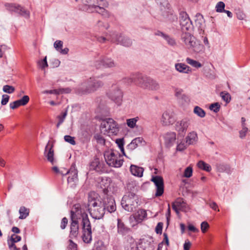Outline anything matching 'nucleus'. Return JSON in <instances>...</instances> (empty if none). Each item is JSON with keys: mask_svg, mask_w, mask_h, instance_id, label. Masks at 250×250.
<instances>
[{"mask_svg": "<svg viewBox=\"0 0 250 250\" xmlns=\"http://www.w3.org/2000/svg\"><path fill=\"white\" fill-rule=\"evenodd\" d=\"M82 218L83 227V239L86 243H89L92 240L91 226L87 214L82 212L81 205L75 204L71 210V220H77Z\"/></svg>", "mask_w": 250, "mask_h": 250, "instance_id": "1", "label": "nucleus"}, {"mask_svg": "<svg viewBox=\"0 0 250 250\" xmlns=\"http://www.w3.org/2000/svg\"><path fill=\"white\" fill-rule=\"evenodd\" d=\"M100 195L94 191H91L88 195V203L86 206L90 216L95 219H100L105 214L104 208L102 205Z\"/></svg>", "mask_w": 250, "mask_h": 250, "instance_id": "2", "label": "nucleus"}, {"mask_svg": "<svg viewBox=\"0 0 250 250\" xmlns=\"http://www.w3.org/2000/svg\"><path fill=\"white\" fill-rule=\"evenodd\" d=\"M104 82L97 77H92L82 83L76 88L77 93L80 94H86L93 93L102 87Z\"/></svg>", "mask_w": 250, "mask_h": 250, "instance_id": "3", "label": "nucleus"}, {"mask_svg": "<svg viewBox=\"0 0 250 250\" xmlns=\"http://www.w3.org/2000/svg\"><path fill=\"white\" fill-rule=\"evenodd\" d=\"M104 157L109 166L120 167L123 165V156L118 151L113 149L106 151L104 153Z\"/></svg>", "mask_w": 250, "mask_h": 250, "instance_id": "4", "label": "nucleus"}, {"mask_svg": "<svg viewBox=\"0 0 250 250\" xmlns=\"http://www.w3.org/2000/svg\"><path fill=\"white\" fill-rule=\"evenodd\" d=\"M121 205L125 210L129 212L133 211L138 206L137 195L134 193H127L123 197Z\"/></svg>", "mask_w": 250, "mask_h": 250, "instance_id": "5", "label": "nucleus"}, {"mask_svg": "<svg viewBox=\"0 0 250 250\" xmlns=\"http://www.w3.org/2000/svg\"><path fill=\"white\" fill-rule=\"evenodd\" d=\"M135 78L138 81V86L142 88L152 90L159 88V84L156 81L142 74H137Z\"/></svg>", "mask_w": 250, "mask_h": 250, "instance_id": "6", "label": "nucleus"}, {"mask_svg": "<svg viewBox=\"0 0 250 250\" xmlns=\"http://www.w3.org/2000/svg\"><path fill=\"white\" fill-rule=\"evenodd\" d=\"M109 37V38L108 40H110V42L125 47H129L132 44V41L131 39L116 32H110Z\"/></svg>", "mask_w": 250, "mask_h": 250, "instance_id": "7", "label": "nucleus"}, {"mask_svg": "<svg viewBox=\"0 0 250 250\" xmlns=\"http://www.w3.org/2000/svg\"><path fill=\"white\" fill-rule=\"evenodd\" d=\"M108 97L117 104L120 105L122 102L123 93L122 90L116 84H113L107 93Z\"/></svg>", "mask_w": 250, "mask_h": 250, "instance_id": "8", "label": "nucleus"}, {"mask_svg": "<svg viewBox=\"0 0 250 250\" xmlns=\"http://www.w3.org/2000/svg\"><path fill=\"white\" fill-rule=\"evenodd\" d=\"M5 5L6 9L10 12H15L25 19L30 18V12L18 4L6 3Z\"/></svg>", "mask_w": 250, "mask_h": 250, "instance_id": "9", "label": "nucleus"}, {"mask_svg": "<svg viewBox=\"0 0 250 250\" xmlns=\"http://www.w3.org/2000/svg\"><path fill=\"white\" fill-rule=\"evenodd\" d=\"M180 24L182 30L184 31H190L193 29V25L188 14L184 11H181L179 16Z\"/></svg>", "mask_w": 250, "mask_h": 250, "instance_id": "10", "label": "nucleus"}, {"mask_svg": "<svg viewBox=\"0 0 250 250\" xmlns=\"http://www.w3.org/2000/svg\"><path fill=\"white\" fill-rule=\"evenodd\" d=\"M95 65L98 68L102 66L105 68H113L116 66L117 63L111 58L102 56L99 60L95 61Z\"/></svg>", "mask_w": 250, "mask_h": 250, "instance_id": "11", "label": "nucleus"}, {"mask_svg": "<svg viewBox=\"0 0 250 250\" xmlns=\"http://www.w3.org/2000/svg\"><path fill=\"white\" fill-rule=\"evenodd\" d=\"M102 205L104 208V211L107 210L108 212H114L116 209V206L114 199L111 196H106L102 200Z\"/></svg>", "mask_w": 250, "mask_h": 250, "instance_id": "12", "label": "nucleus"}, {"mask_svg": "<svg viewBox=\"0 0 250 250\" xmlns=\"http://www.w3.org/2000/svg\"><path fill=\"white\" fill-rule=\"evenodd\" d=\"M82 4L79 5V9L88 13L94 12L99 0H81Z\"/></svg>", "mask_w": 250, "mask_h": 250, "instance_id": "13", "label": "nucleus"}, {"mask_svg": "<svg viewBox=\"0 0 250 250\" xmlns=\"http://www.w3.org/2000/svg\"><path fill=\"white\" fill-rule=\"evenodd\" d=\"M151 181L153 182L156 187L155 196L162 195L164 191V184L163 178L160 176H153Z\"/></svg>", "mask_w": 250, "mask_h": 250, "instance_id": "14", "label": "nucleus"}, {"mask_svg": "<svg viewBox=\"0 0 250 250\" xmlns=\"http://www.w3.org/2000/svg\"><path fill=\"white\" fill-rule=\"evenodd\" d=\"M190 125L189 119L185 118L180 121L176 122L175 129L178 132L179 135L184 136Z\"/></svg>", "mask_w": 250, "mask_h": 250, "instance_id": "15", "label": "nucleus"}, {"mask_svg": "<svg viewBox=\"0 0 250 250\" xmlns=\"http://www.w3.org/2000/svg\"><path fill=\"white\" fill-rule=\"evenodd\" d=\"M96 7L94 9V12H96L100 14L104 18H109L110 14L109 12L104 8V7H107L108 5L107 2L104 0H99V2H97Z\"/></svg>", "mask_w": 250, "mask_h": 250, "instance_id": "16", "label": "nucleus"}, {"mask_svg": "<svg viewBox=\"0 0 250 250\" xmlns=\"http://www.w3.org/2000/svg\"><path fill=\"white\" fill-rule=\"evenodd\" d=\"M89 167L91 170H94L99 173H104L106 171L105 164L98 158L94 159L90 163Z\"/></svg>", "mask_w": 250, "mask_h": 250, "instance_id": "17", "label": "nucleus"}, {"mask_svg": "<svg viewBox=\"0 0 250 250\" xmlns=\"http://www.w3.org/2000/svg\"><path fill=\"white\" fill-rule=\"evenodd\" d=\"M53 145H51L50 141H49L45 147L44 152L45 156L52 165H54L56 163V160L54 158V150L53 149Z\"/></svg>", "mask_w": 250, "mask_h": 250, "instance_id": "18", "label": "nucleus"}, {"mask_svg": "<svg viewBox=\"0 0 250 250\" xmlns=\"http://www.w3.org/2000/svg\"><path fill=\"white\" fill-rule=\"evenodd\" d=\"M161 122L163 125H172L175 122L173 113L170 111H165L162 115Z\"/></svg>", "mask_w": 250, "mask_h": 250, "instance_id": "19", "label": "nucleus"}, {"mask_svg": "<svg viewBox=\"0 0 250 250\" xmlns=\"http://www.w3.org/2000/svg\"><path fill=\"white\" fill-rule=\"evenodd\" d=\"M163 138L164 143L167 147H170L175 143L176 139V134L175 132H170L165 134Z\"/></svg>", "mask_w": 250, "mask_h": 250, "instance_id": "20", "label": "nucleus"}, {"mask_svg": "<svg viewBox=\"0 0 250 250\" xmlns=\"http://www.w3.org/2000/svg\"><path fill=\"white\" fill-rule=\"evenodd\" d=\"M188 48L196 53L203 52L204 50V45L201 43L199 41L197 40L195 38Z\"/></svg>", "mask_w": 250, "mask_h": 250, "instance_id": "21", "label": "nucleus"}, {"mask_svg": "<svg viewBox=\"0 0 250 250\" xmlns=\"http://www.w3.org/2000/svg\"><path fill=\"white\" fill-rule=\"evenodd\" d=\"M195 37L189 32H183L181 36L182 42L188 48L194 40Z\"/></svg>", "mask_w": 250, "mask_h": 250, "instance_id": "22", "label": "nucleus"}, {"mask_svg": "<svg viewBox=\"0 0 250 250\" xmlns=\"http://www.w3.org/2000/svg\"><path fill=\"white\" fill-rule=\"evenodd\" d=\"M79 234V221L77 220H71L69 237L76 238Z\"/></svg>", "mask_w": 250, "mask_h": 250, "instance_id": "23", "label": "nucleus"}, {"mask_svg": "<svg viewBox=\"0 0 250 250\" xmlns=\"http://www.w3.org/2000/svg\"><path fill=\"white\" fill-rule=\"evenodd\" d=\"M69 174L68 183L76 182L78 181V170L76 168L75 165H72L69 170L65 174Z\"/></svg>", "mask_w": 250, "mask_h": 250, "instance_id": "24", "label": "nucleus"}, {"mask_svg": "<svg viewBox=\"0 0 250 250\" xmlns=\"http://www.w3.org/2000/svg\"><path fill=\"white\" fill-rule=\"evenodd\" d=\"M175 69L181 73L189 74L191 72V69L184 63H176L175 64Z\"/></svg>", "mask_w": 250, "mask_h": 250, "instance_id": "25", "label": "nucleus"}, {"mask_svg": "<svg viewBox=\"0 0 250 250\" xmlns=\"http://www.w3.org/2000/svg\"><path fill=\"white\" fill-rule=\"evenodd\" d=\"M175 96L177 97L178 102L181 104H188L189 102L188 97L184 94H182V90H181L176 91Z\"/></svg>", "mask_w": 250, "mask_h": 250, "instance_id": "26", "label": "nucleus"}, {"mask_svg": "<svg viewBox=\"0 0 250 250\" xmlns=\"http://www.w3.org/2000/svg\"><path fill=\"white\" fill-rule=\"evenodd\" d=\"M108 121L111 122L108 125V133L117 134L119 130L117 123L112 118H108Z\"/></svg>", "mask_w": 250, "mask_h": 250, "instance_id": "27", "label": "nucleus"}, {"mask_svg": "<svg viewBox=\"0 0 250 250\" xmlns=\"http://www.w3.org/2000/svg\"><path fill=\"white\" fill-rule=\"evenodd\" d=\"M131 173L134 176L141 177L143 176L144 169L141 167L131 165L130 168Z\"/></svg>", "mask_w": 250, "mask_h": 250, "instance_id": "28", "label": "nucleus"}, {"mask_svg": "<svg viewBox=\"0 0 250 250\" xmlns=\"http://www.w3.org/2000/svg\"><path fill=\"white\" fill-rule=\"evenodd\" d=\"M197 140V134L194 131L190 132L186 137V143L189 145L195 143Z\"/></svg>", "mask_w": 250, "mask_h": 250, "instance_id": "29", "label": "nucleus"}, {"mask_svg": "<svg viewBox=\"0 0 250 250\" xmlns=\"http://www.w3.org/2000/svg\"><path fill=\"white\" fill-rule=\"evenodd\" d=\"M147 213L145 210L141 209L138 210L134 217L137 222H141L146 217Z\"/></svg>", "mask_w": 250, "mask_h": 250, "instance_id": "30", "label": "nucleus"}, {"mask_svg": "<svg viewBox=\"0 0 250 250\" xmlns=\"http://www.w3.org/2000/svg\"><path fill=\"white\" fill-rule=\"evenodd\" d=\"M143 139L141 137H137L133 139L131 142L128 145L127 148L130 150H134L138 146L139 144L142 143Z\"/></svg>", "mask_w": 250, "mask_h": 250, "instance_id": "31", "label": "nucleus"}, {"mask_svg": "<svg viewBox=\"0 0 250 250\" xmlns=\"http://www.w3.org/2000/svg\"><path fill=\"white\" fill-rule=\"evenodd\" d=\"M118 233L124 235L127 233L129 230V229L126 228L124 223L119 219H118Z\"/></svg>", "mask_w": 250, "mask_h": 250, "instance_id": "32", "label": "nucleus"}, {"mask_svg": "<svg viewBox=\"0 0 250 250\" xmlns=\"http://www.w3.org/2000/svg\"><path fill=\"white\" fill-rule=\"evenodd\" d=\"M217 170L219 172H226L229 173L230 168L228 165L224 164H217L216 165Z\"/></svg>", "mask_w": 250, "mask_h": 250, "instance_id": "33", "label": "nucleus"}, {"mask_svg": "<svg viewBox=\"0 0 250 250\" xmlns=\"http://www.w3.org/2000/svg\"><path fill=\"white\" fill-rule=\"evenodd\" d=\"M111 123L110 121H108V118H106L102 121L100 129L102 132L104 134L108 133V125Z\"/></svg>", "mask_w": 250, "mask_h": 250, "instance_id": "34", "label": "nucleus"}, {"mask_svg": "<svg viewBox=\"0 0 250 250\" xmlns=\"http://www.w3.org/2000/svg\"><path fill=\"white\" fill-rule=\"evenodd\" d=\"M197 166L199 168L207 172H209L211 170V166L203 161H199L197 163Z\"/></svg>", "mask_w": 250, "mask_h": 250, "instance_id": "35", "label": "nucleus"}, {"mask_svg": "<svg viewBox=\"0 0 250 250\" xmlns=\"http://www.w3.org/2000/svg\"><path fill=\"white\" fill-rule=\"evenodd\" d=\"M138 74L139 73L133 74L131 76V77L124 78L123 79V82L127 84H130L132 83H134L138 85V81L135 78Z\"/></svg>", "mask_w": 250, "mask_h": 250, "instance_id": "36", "label": "nucleus"}, {"mask_svg": "<svg viewBox=\"0 0 250 250\" xmlns=\"http://www.w3.org/2000/svg\"><path fill=\"white\" fill-rule=\"evenodd\" d=\"M109 26L108 24H104L103 22L101 21H99L95 26V30H97L99 32H102L104 29H107Z\"/></svg>", "mask_w": 250, "mask_h": 250, "instance_id": "37", "label": "nucleus"}, {"mask_svg": "<svg viewBox=\"0 0 250 250\" xmlns=\"http://www.w3.org/2000/svg\"><path fill=\"white\" fill-rule=\"evenodd\" d=\"M20 219H24L29 215V210L24 207H21L19 209Z\"/></svg>", "mask_w": 250, "mask_h": 250, "instance_id": "38", "label": "nucleus"}, {"mask_svg": "<svg viewBox=\"0 0 250 250\" xmlns=\"http://www.w3.org/2000/svg\"><path fill=\"white\" fill-rule=\"evenodd\" d=\"M196 19L195 20V22L197 26H198L199 28H202L204 23V20L203 16L200 14L197 13L196 15Z\"/></svg>", "mask_w": 250, "mask_h": 250, "instance_id": "39", "label": "nucleus"}, {"mask_svg": "<svg viewBox=\"0 0 250 250\" xmlns=\"http://www.w3.org/2000/svg\"><path fill=\"white\" fill-rule=\"evenodd\" d=\"M186 62L191 65L192 66L195 67L196 68H200L202 66V64L199 62L192 60L189 58H187L186 59Z\"/></svg>", "mask_w": 250, "mask_h": 250, "instance_id": "40", "label": "nucleus"}, {"mask_svg": "<svg viewBox=\"0 0 250 250\" xmlns=\"http://www.w3.org/2000/svg\"><path fill=\"white\" fill-rule=\"evenodd\" d=\"M193 112L200 118H204L206 115L205 111L198 106H196L194 108Z\"/></svg>", "mask_w": 250, "mask_h": 250, "instance_id": "41", "label": "nucleus"}, {"mask_svg": "<svg viewBox=\"0 0 250 250\" xmlns=\"http://www.w3.org/2000/svg\"><path fill=\"white\" fill-rule=\"evenodd\" d=\"M139 120V117H136L133 118L128 119L126 120V124L128 127L133 128L135 127L136 123Z\"/></svg>", "mask_w": 250, "mask_h": 250, "instance_id": "42", "label": "nucleus"}, {"mask_svg": "<svg viewBox=\"0 0 250 250\" xmlns=\"http://www.w3.org/2000/svg\"><path fill=\"white\" fill-rule=\"evenodd\" d=\"M116 143L118 145L119 148L121 150V152H122L123 154L125 156V152L124 150V138H120V139H117L116 140Z\"/></svg>", "mask_w": 250, "mask_h": 250, "instance_id": "43", "label": "nucleus"}, {"mask_svg": "<svg viewBox=\"0 0 250 250\" xmlns=\"http://www.w3.org/2000/svg\"><path fill=\"white\" fill-rule=\"evenodd\" d=\"M15 87L9 85H5L3 86L2 90L4 92L11 94L15 91Z\"/></svg>", "mask_w": 250, "mask_h": 250, "instance_id": "44", "label": "nucleus"}, {"mask_svg": "<svg viewBox=\"0 0 250 250\" xmlns=\"http://www.w3.org/2000/svg\"><path fill=\"white\" fill-rule=\"evenodd\" d=\"M221 107L220 104L218 103H215L209 105V109L215 113H217Z\"/></svg>", "mask_w": 250, "mask_h": 250, "instance_id": "45", "label": "nucleus"}, {"mask_svg": "<svg viewBox=\"0 0 250 250\" xmlns=\"http://www.w3.org/2000/svg\"><path fill=\"white\" fill-rule=\"evenodd\" d=\"M225 3L223 2L219 1L217 3L216 5V11L219 13L223 12L224 11H225Z\"/></svg>", "mask_w": 250, "mask_h": 250, "instance_id": "46", "label": "nucleus"}, {"mask_svg": "<svg viewBox=\"0 0 250 250\" xmlns=\"http://www.w3.org/2000/svg\"><path fill=\"white\" fill-rule=\"evenodd\" d=\"M220 96L222 97V99L227 103H228L230 102L231 97L230 94L229 93L222 92L220 93Z\"/></svg>", "mask_w": 250, "mask_h": 250, "instance_id": "47", "label": "nucleus"}, {"mask_svg": "<svg viewBox=\"0 0 250 250\" xmlns=\"http://www.w3.org/2000/svg\"><path fill=\"white\" fill-rule=\"evenodd\" d=\"M164 39L167 41V43L171 45V46H174L175 45H176V42L175 41V40L170 37L169 36H168V35H167L165 38H164Z\"/></svg>", "mask_w": 250, "mask_h": 250, "instance_id": "48", "label": "nucleus"}, {"mask_svg": "<svg viewBox=\"0 0 250 250\" xmlns=\"http://www.w3.org/2000/svg\"><path fill=\"white\" fill-rule=\"evenodd\" d=\"M181 206V203L180 201H176L172 203V208L177 214L179 213V209Z\"/></svg>", "mask_w": 250, "mask_h": 250, "instance_id": "49", "label": "nucleus"}, {"mask_svg": "<svg viewBox=\"0 0 250 250\" xmlns=\"http://www.w3.org/2000/svg\"><path fill=\"white\" fill-rule=\"evenodd\" d=\"M74 139V137H72L70 135H65L64 137V139L65 141L67 143H69L72 145H75L76 144V142Z\"/></svg>", "mask_w": 250, "mask_h": 250, "instance_id": "50", "label": "nucleus"}, {"mask_svg": "<svg viewBox=\"0 0 250 250\" xmlns=\"http://www.w3.org/2000/svg\"><path fill=\"white\" fill-rule=\"evenodd\" d=\"M192 169L191 167H187L184 171V176L187 178H189L192 176Z\"/></svg>", "mask_w": 250, "mask_h": 250, "instance_id": "51", "label": "nucleus"}, {"mask_svg": "<svg viewBox=\"0 0 250 250\" xmlns=\"http://www.w3.org/2000/svg\"><path fill=\"white\" fill-rule=\"evenodd\" d=\"M62 45L63 42L60 40H57L54 43V47L55 48V49L58 52L62 48Z\"/></svg>", "mask_w": 250, "mask_h": 250, "instance_id": "52", "label": "nucleus"}, {"mask_svg": "<svg viewBox=\"0 0 250 250\" xmlns=\"http://www.w3.org/2000/svg\"><path fill=\"white\" fill-rule=\"evenodd\" d=\"M94 138L98 143L100 144H104L105 140L101 135L97 134L94 136Z\"/></svg>", "mask_w": 250, "mask_h": 250, "instance_id": "53", "label": "nucleus"}, {"mask_svg": "<svg viewBox=\"0 0 250 250\" xmlns=\"http://www.w3.org/2000/svg\"><path fill=\"white\" fill-rule=\"evenodd\" d=\"M248 128L244 125V124H243L242 129L241 131H240V132H239L240 137L241 138H244L245 137L246 133L248 132Z\"/></svg>", "mask_w": 250, "mask_h": 250, "instance_id": "54", "label": "nucleus"}, {"mask_svg": "<svg viewBox=\"0 0 250 250\" xmlns=\"http://www.w3.org/2000/svg\"><path fill=\"white\" fill-rule=\"evenodd\" d=\"M163 236H164L163 241L161 243H160L159 244V245H158V250L160 249V248L161 247V245L163 243H165L167 246H169L168 237V235H167V233H164Z\"/></svg>", "mask_w": 250, "mask_h": 250, "instance_id": "55", "label": "nucleus"}, {"mask_svg": "<svg viewBox=\"0 0 250 250\" xmlns=\"http://www.w3.org/2000/svg\"><path fill=\"white\" fill-rule=\"evenodd\" d=\"M67 115V108L65 109V110L61 113V114L58 116V119L59 121H62V122H63L66 116Z\"/></svg>", "mask_w": 250, "mask_h": 250, "instance_id": "56", "label": "nucleus"}, {"mask_svg": "<svg viewBox=\"0 0 250 250\" xmlns=\"http://www.w3.org/2000/svg\"><path fill=\"white\" fill-rule=\"evenodd\" d=\"M21 105H22V104L20 102L19 100H17L10 104V107L13 109L17 108Z\"/></svg>", "mask_w": 250, "mask_h": 250, "instance_id": "57", "label": "nucleus"}, {"mask_svg": "<svg viewBox=\"0 0 250 250\" xmlns=\"http://www.w3.org/2000/svg\"><path fill=\"white\" fill-rule=\"evenodd\" d=\"M188 146H189V145H188L186 143H181L177 145V150L178 151H183L186 149Z\"/></svg>", "mask_w": 250, "mask_h": 250, "instance_id": "58", "label": "nucleus"}, {"mask_svg": "<svg viewBox=\"0 0 250 250\" xmlns=\"http://www.w3.org/2000/svg\"><path fill=\"white\" fill-rule=\"evenodd\" d=\"M19 100L22 105H25L28 103L29 101V97L27 95H25L23 96L21 99Z\"/></svg>", "mask_w": 250, "mask_h": 250, "instance_id": "59", "label": "nucleus"}, {"mask_svg": "<svg viewBox=\"0 0 250 250\" xmlns=\"http://www.w3.org/2000/svg\"><path fill=\"white\" fill-rule=\"evenodd\" d=\"M163 224L162 222H159L157 224L155 228V231L157 234H161L162 232Z\"/></svg>", "mask_w": 250, "mask_h": 250, "instance_id": "60", "label": "nucleus"}, {"mask_svg": "<svg viewBox=\"0 0 250 250\" xmlns=\"http://www.w3.org/2000/svg\"><path fill=\"white\" fill-rule=\"evenodd\" d=\"M209 225L208 223L206 222H203L201 224V229L202 232L205 233L206 232L207 229L208 228Z\"/></svg>", "mask_w": 250, "mask_h": 250, "instance_id": "61", "label": "nucleus"}, {"mask_svg": "<svg viewBox=\"0 0 250 250\" xmlns=\"http://www.w3.org/2000/svg\"><path fill=\"white\" fill-rule=\"evenodd\" d=\"M9 99V96L7 95H3L2 96V100L1 101V104L3 105H6Z\"/></svg>", "mask_w": 250, "mask_h": 250, "instance_id": "62", "label": "nucleus"}, {"mask_svg": "<svg viewBox=\"0 0 250 250\" xmlns=\"http://www.w3.org/2000/svg\"><path fill=\"white\" fill-rule=\"evenodd\" d=\"M21 240V237L18 235H17L15 234H12L11 236V241H13V242H18Z\"/></svg>", "mask_w": 250, "mask_h": 250, "instance_id": "63", "label": "nucleus"}, {"mask_svg": "<svg viewBox=\"0 0 250 250\" xmlns=\"http://www.w3.org/2000/svg\"><path fill=\"white\" fill-rule=\"evenodd\" d=\"M68 223V220L66 217H63L61 222V228L62 229H64Z\"/></svg>", "mask_w": 250, "mask_h": 250, "instance_id": "64", "label": "nucleus"}]
</instances>
